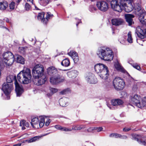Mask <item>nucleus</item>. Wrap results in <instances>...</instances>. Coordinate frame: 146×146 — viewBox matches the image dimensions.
<instances>
[{
    "label": "nucleus",
    "instance_id": "nucleus-29",
    "mask_svg": "<svg viewBox=\"0 0 146 146\" xmlns=\"http://www.w3.org/2000/svg\"><path fill=\"white\" fill-rule=\"evenodd\" d=\"M8 7V4L6 1L0 2V10H4Z\"/></svg>",
    "mask_w": 146,
    "mask_h": 146
},
{
    "label": "nucleus",
    "instance_id": "nucleus-14",
    "mask_svg": "<svg viewBox=\"0 0 146 146\" xmlns=\"http://www.w3.org/2000/svg\"><path fill=\"white\" fill-rule=\"evenodd\" d=\"M111 105L107 104V106L110 109L113 110L114 108L112 106H116L118 105H122L123 104V102L119 99H112L111 100Z\"/></svg>",
    "mask_w": 146,
    "mask_h": 146
},
{
    "label": "nucleus",
    "instance_id": "nucleus-15",
    "mask_svg": "<svg viewBox=\"0 0 146 146\" xmlns=\"http://www.w3.org/2000/svg\"><path fill=\"white\" fill-rule=\"evenodd\" d=\"M15 91L17 96L19 97L24 92V90L22 86H20L16 80H15Z\"/></svg>",
    "mask_w": 146,
    "mask_h": 146
},
{
    "label": "nucleus",
    "instance_id": "nucleus-59",
    "mask_svg": "<svg viewBox=\"0 0 146 146\" xmlns=\"http://www.w3.org/2000/svg\"><path fill=\"white\" fill-rule=\"evenodd\" d=\"M48 13H49L50 15H48L49 18H48V19H49L50 17H52L53 16V15H51L50 13L48 12Z\"/></svg>",
    "mask_w": 146,
    "mask_h": 146
},
{
    "label": "nucleus",
    "instance_id": "nucleus-64",
    "mask_svg": "<svg viewBox=\"0 0 146 146\" xmlns=\"http://www.w3.org/2000/svg\"><path fill=\"white\" fill-rule=\"evenodd\" d=\"M36 90H34V93H36Z\"/></svg>",
    "mask_w": 146,
    "mask_h": 146
},
{
    "label": "nucleus",
    "instance_id": "nucleus-50",
    "mask_svg": "<svg viewBox=\"0 0 146 146\" xmlns=\"http://www.w3.org/2000/svg\"><path fill=\"white\" fill-rule=\"evenodd\" d=\"M132 66L134 68L137 69L138 70H139L141 69L140 66L136 64H133Z\"/></svg>",
    "mask_w": 146,
    "mask_h": 146
},
{
    "label": "nucleus",
    "instance_id": "nucleus-58",
    "mask_svg": "<svg viewBox=\"0 0 146 146\" xmlns=\"http://www.w3.org/2000/svg\"><path fill=\"white\" fill-rule=\"evenodd\" d=\"M120 138H121L124 139H126L127 138V137L126 136L124 135V136H122L121 135V137Z\"/></svg>",
    "mask_w": 146,
    "mask_h": 146
},
{
    "label": "nucleus",
    "instance_id": "nucleus-61",
    "mask_svg": "<svg viewBox=\"0 0 146 146\" xmlns=\"http://www.w3.org/2000/svg\"><path fill=\"white\" fill-rule=\"evenodd\" d=\"M144 36H145L146 38V29H145L144 31Z\"/></svg>",
    "mask_w": 146,
    "mask_h": 146
},
{
    "label": "nucleus",
    "instance_id": "nucleus-41",
    "mask_svg": "<svg viewBox=\"0 0 146 146\" xmlns=\"http://www.w3.org/2000/svg\"><path fill=\"white\" fill-rule=\"evenodd\" d=\"M15 3L14 2H12L9 5V6L10 9H14L15 7Z\"/></svg>",
    "mask_w": 146,
    "mask_h": 146
},
{
    "label": "nucleus",
    "instance_id": "nucleus-39",
    "mask_svg": "<svg viewBox=\"0 0 146 146\" xmlns=\"http://www.w3.org/2000/svg\"><path fill=\"white\" fill-rule=\"evenodd\" d=\"M127 40L130 43H131L133 42V39L132 38L131 33L129 32L128 34V38Z\"/></svg>",
    "mask_w": 146,
    "mask_h": 146
},
{
    "label": "nucleus",
    "instance_id": "nucleus-9",
    "mask_svg": "<svg viewBox=\"0 0 146 146\" xmlns=\"http://www.w3.org/2000/svg\"><path fill=\"white\" fill-rule=\"evenodd\" d=\"M113 84L114 88L118 90H122L125 85L123 80L119 77L115 78L113 80Z\"/></svg>",
    "mask_w": 146,
    "mask_h": 146
},
{
    "label": "nucleus",
    "instance_id": "nucleus-45",
    "mask_svg": "<svg viewBox=\"0 0 146 146\" xmlns=\"http://www.w3.org/2000/svg\"><path fill=\"white\" fill-rule=\"evenodd\" d=\"M7 82V83H12L13 81L12 78H11L10 76H8L6 78Z\"/></svg>",
    "mask_w": 146,
    "mask_h": 146
},
{
    "label": "nucleus",
    "instance_id": "nucleus-8",
    "mask_svg": "<svg viewBox=\"0 0 146 146\" xmlns=\"http://www.w3.org/2000/svg\"><path fill=\"white\" fill-rule=\"evenodd\" d=\"M44 68L42 65L37 64L36 65L32 70V74L34 78H36L38 76L44 75L43 74Z\"/></svg>",
    "mask_w": 146,
    "mask_h": 146
},
{
    "label": "nucleus",
    "instance_id": "nucleus-38",
    "mask_svg": "<svg viewBox=\"0 0 146 146\" xmlns=\"http://www.w3.org/2000/svg\"><path fill=\"white\" fill-rule=\"evenodd\" d=\"M27 49V47H19V51L21 53L23 54H24L25 52Z\"/></svg>",
    "mask_w": 146,
    "mask_h": 146
},
{
    "label": "nucleus",
    "instance_id": "nucleus-51",
    "mask_svg": "<svg viewBox=\"0 0 146 146\" xmlns=\"http://www.w3.org/2000/svg\"><path fill=\"white\" fill-rule=\"evenodd\" d=\"M96 129V127H90L87 129V131L88 132H91Z\"/></svg>",
    "mask_w": 146,
    "mask_h": 146
},
{
    "label": "nucleus",
    "instance_id": "nucleus-7",
    "mask_svg": "<svg viewBox=\"0 0 146 146\" xmlns=\"http://www.w3.org/2000/svg\"><path fill=\"white\" fill-rule=\"evenodd\" d=\"M4 64L7 66H10L13 64L14 61L13 55L10 52H8L3 54Z\"/></svg>",
    "mask_w": 146,
    "mask_h": 146
},
{
    "label": "nucleus",
    "instance_id": "nucleus-52",
    "mask_svg": "<svg viewBox=\"0 0 146 146\" xmlns=\"http://www.w3.org/2000/svg\"><path fill=\"white\" fill-rule=\"evenodd\" d=\"M28 135H29L28 134L25 133L21 135L20 137L21 139H23L27 137H28Z\"/></svg>",
    "mask_w": 146,
    "mask_h": 146
},
{
    "label": "nucleus",
    "instance_id": "nucleus-49",
    "mask_svg": "<svg viewBox=\"0 0 146 146\" xmlns=\"http://www.w3.org/2000/svg\"><path fill=\"white\" fill-rule=\"evenodd\" d=\"M138 90V87L136 84L134 85L132 88V90L134 92H135L137 91Z\"/></svg>",
    "mask_w": 146,
    "mask_h": 146
},
{
    "label": "nucleus",
    "instance_id": "nucleus-42",
    "mask_svg": "<svg viewBox=\"0 0 146 146\" xmlns=\"http://www.w3.org/2000/svg\"><path fill=\"white\" fill-rule=\"evenodd\" d=\"M45 117L44 120L46 119V121L45 125L46 126H48L50 124L51 121L50 119L48 118H47V117L43 115Z\"/></svg>",
    "mask_w": 146,
    "mask_h": 146
},
{
    "label": "nucleus",
    "instance_id": "nucleus-55",
    "mask_svg": "<svg viewBox=\"0 0 146 146\" xmlns=\"http://www.w3.org/2000/svg\"><path fill=\"white\" fill-rule=\"evenodd\" d=\"M130 130V129L128 128H123V130L125 131H129Z\"/></svg>",
    "mask_w": 146,
    "mask_h": 146
},
{
    "label": "nucleus",
    "instance_id": "nucleus-33",
    "mask_svg": "<svg viewBox=\"0 0 146 146\" xmlns=\"http://www.w3.org/2000/svg\"><path fill=\"white\" fill-rule=\"evenodd\" d=\"M49 89L50 93H48L46 94L47 96L48 97H50L52 96L54 94L56 93L58 91V90L57 89L54 88L50 87Z\"/></svg>",
    "mask_w": 146,
    "mask_h": 146
},
{
    "label": "nucleus",
    "instance_id": "nucleus-26",
    "mask_svg": "<svg viewBox=\"0 0 146 146\" xmlns=\"http://www.w3.org/2000/svg\"><path fill=\"white\" fill-rule=\"evenodd\" d=\"M78 74V72L76 70H74L68 72L67 75L70 78H75Z\"/></svg>",
    "mask_w": 146,
    "mask_h": 146
},
{
    "label": "nucleus",
    "instance_id": "nucleus-16",
    "mask_svg": "<svg viewBox=\"0 0 146 146\" xmlns=\"http://www.w3.org/2000/svg\"><path fill=\"white\" fill-rule=\"evenodd\" d=\"M35 78L36 79V81L37 82V83H36V84L38 86L42 85L44 84L47 80L45 75L38 76Z\"/></svg>",
    "mask_w": 146,
    "mask_h": 146
},
{
    "label": "nucleus",
    "instance_id": "nucleus-31",
    "mask_svg": "<svg viewBox=\"0 0 146 146\" xmlns=\"http://www.w3.org/2000/svg\"><path fill=\"white\" fill-rule=\"evenodd\" d=\"M114 66L115 68L117 70L121 72H124V69L121 66L120 64L118 61L116 62L114 64Z\"/></svg>",
    "mask_w": 146,
    "mask_h": 146
},
{
    "label": "nucleus",
    "instance_id": "nucleus-22",
    "mask_svg": "<svg viewBox=\"0 0 146 146\" xmlns=\"http://www.w3.org/2000/svg\"><path fill=\"white\" fill-rule=\"evenodd\" d=\"M134 17V16L132 14H126L125 15V18L126 21L129 25H131L133 23L132 18Z\"/></svg>",
    "mask_w": 146,
    "mask_h": 146
},
{
    "label": "nucleus",
    "instance_id": "nucleus-24",
    "mask_svg": "<svg viewBox=\"0 0 146 146\" xmlns=\"http://www.w3.org/2000/svg\"><path fill=\"white\" fill-rule=\"evenodd\" d=\"M146 107V97L141 98L139 103L137 104V107L139 108Z\"/></svg>",
    "mask_w": 146,
    "mask_h": 146
},
{
    "label": "nucleus",
    "instance_id": "nucleus-21",
    "mask_svg": "<svg viewBox=\"0 0 146 146\" xmlns=\"http://www.w3.org/2000/svg\"><path fill=\"white\" fill-rule=\"evenodd\" d=\"M47 73L48 74L51 76L57 74V71L56 68L53 66L49 67L47 69Z\"/></svg>",
    "mask_w": 146,
    "mask_h": 146
},
{
    "label": "nucleus",
    "instance_id": "nucleus-4",
    "mask_svg": "<svg viewBox=\"0 0 146 146\" xmlns=\"http://www.w3.org/2000/svg\"><path fill=\"white\" fill-rule=\"evenodd\" d=\"M134 9L135 14L139 16L140 22L143 25H146V12L141 7L140 4H135Z\"/></svg>",
    "mask_w": 146,
    "mask_h": 146
},
{
    "label": "nucleus",
    "instance_id": "nucleus-6",
    "mask_svg": "<svg viewBox=\"0 0 146 146\" xmlns=\"http://www.w3.org/2000/svg\"><path fill=\"white\" fill-rule=\"evenodd\" d=\"M45 117L40 116L38 117H35L31 120V124L33 128L38 129L42 127L44 125Z\"/></svg>",
    "mask_w": 146,
    "mask_h": 146
},
{
    "label": "nucleus",
    "instance_id": "nucleus-37",
    "mask_svg": "<svg viewBox=\"0 0 146 146\" xmlns=\"http://www.w3.org/2000/svg\"><path fill=\"white\" fill-rule=\"evenodd\" d=\"M109 137L113 138H119L121 137V135L116 133H112L110 135Z\"/></svg>",
    "mask_w": 146,
    "mask_h": 146
},
{
    "label": "nucleus",
    "instance_id": "nucleus-54",
    "mask_svg": "<svg viewBox=\"0 0 146 146\" xmlns=\"http://www.w3.org/2000/svg\"><path fill=\"white\" fill-rule=\"evenodd\" d=\"M62 127L61 126H60V125H56L55 126V127L56 129H59L60 130H61V129Z\"/></svg>",
    "mask_w": 146,
    "mask_h": 146
},
{
    "label": "nucleus",
    "instance_id": "nucleus-47",
    "mask_svg": "<svg viewBox=\"0 0 146 146\" xmlns=\"http://www.w3.org/2000/svg\"><path fill=\"white\" fill-rule=\"evenodd\" d=\"M96 8L93 5H91L89 7V10L91 12L96 11Z\"/></svg>",
    "mask_w": 146,
    "mask_h": 146
},
{
    "label": "nucleus",
    "instance_id": "nucleus-19",
    "mask_svg": "<svg viewBox=\"0 0 146 146\" xmlns=\"http://www.w3.org/2000/svg\"><path fill=\"white\" fill-rule=\"evenodd\" d=\"M142 28L139 26L137 27L136 29L135 33L137 36L143 39L144 38V33Z\"/></svg>",
    "mask_w": 146,
    "mask_h": 146
},
{
    "label": "nucleus",
    "instance_id": "nucleus-57",
    "mask_svg": "<svg viewBox=\"0 0 146 146\" xmlns=\"http://www.w3.org/2000/svg\"><path fill=\"white\" fill-rule=\"evenodd\" d=\"M21 143H19L14 145L13 146H21Z\"/></svg>",
    "mask_w": 146,
    "mask_h": 146
},
{
    "label": "nucleus",
    "instance_id": "nucleus-18",
    "mask_svg": "<svg viewBox=\"0 0 146 146\" xmlns=\"http://www.w3.org/2000/svg\"><path fill=\"white\" fill-rule=\"evenodd\" d=\"M61 81L60 76L58 74L52 76L50 78V82L52 84H56Z\"/></svg>",
    "mask_w": 146,
    "mask_h": 146
},
{
    "label": "nucleus",
    "instance_id": "nucleus-27",
    "mask_svg": "<svg viewBox=\"0 0 146 146\" xmlns=\"http://www.w3.org/2000/svg\"><path fill=\"white\" fill-rule=\"evenodd\" d=\"M20 126L21 127L22 129L24 130L25 129V126L28 127L29 126V123L25 120H23L20 122Z\"/></svg>",
    "mask_w": 146,
    "mask_h": 146
},
{
    "label": "nucleus",
    "instance_id": "nucleus-17",
    "mask_svg": "<svg viewBox=\"0 0 146 146\" xmlns=\"http://www.w3.org/2000/svg\"><path fill=\"white\" fill-rule=\"evenodd\" d=\"M44 13L42 12L38 13L37 18L38 20H41V21L43 23L46 24L48 22V18H49L48 15H50L49 13H47L46 18H44Z\"/></svg>",
    "mask_w": 146,
    "mask_h": 146
},
{
    "label": "nucleus",
    "instance_id": "nucleus-62",
    "mask_svg": "<svg viewBox=\"0 0 146 146\" xmlns=\"http://www.w3.org/2000/svg\"><path fill=\"white\" fill-rule=\"evenodd\" d=\"M34 5L35 7V9H36V10H38L39 9L37 7H36L35 5Z\"/></svg>",
    "mask_w": 146,
    "mask_h": 146
},
{
    "label": "nucleus",
    "instance_id": "nucleus-60",
    "mask_svg": "<svg viewBox=\"0 0 146 146\" xmlns=\"http://www.w3.org/2000/svg\"><path fill=\"white\" fill-rule=\"evenodd\" d=\"M28 2H30L32 3V4H33V0H27Z\"/></svg>",
    "mask_w": 146,
    "mask_h": 146
},
{
    "label": "nucleus",
    "instance_id": "nucleus-34",
    "mask_svg": "<svg viewBox=\"0 0 146 146\" xmlns=\"http://www.w3.org/2000/svg\"><path fill=\"white\" fill-rule=\"evenodd\" d=\"M17 61L18 63L24 64L25 63V60L21 56L17 55Z\"/></svg>",
    "mask_w": 146,
    "mask_h": 146
},
{
    "label": "nucleus",
    "instance_id": "nucleus-2",
    "mask_svg": "<svg viewBox=\"0 0 146 146\" xmlns=\"http://www.w3.org/2000/svg\"><path fill=\"white\" fill-rule=\"evenodd\" d=\"M31 77L30 70L28 68H24L18 74L17 78L21 83L27 84L30 82Z\"/></svg>",
    "mask_w": 146,
    "mask_h": 146
},
{
    "label": "nucleus",
    "instance_id": "nucleus-25",
    "mask_svg": "<svg viewBox=\"0 0 146 146\" xmlns=\"http://www.w3.org/2000/svg\"><path fill=\"white\" fill-rule=\"evenodd\" d=\"M132 2H129L128 4L123 7V9H125V11L127 12H129L131 11L133 9V6L132 3Z\"/></svg>",
    "mask_w": 146,
    "mask_h": 146
},
{
    "label": "nucleus",
    "instance_id": "nucleus-46",
    "mask_svg": "<svg viewBox=\"0 0 146 146\" xmlns=\"http://www.w3.org/2000/svg\"><path fill=\"white\" fill-rule=\"evenodd\" d=\"M70 92V90L69 89H67L64 90L60 92L61 94H66Z\"/></svg>",
    "mask_w": 146,
    "mask_h": 146
},
{
    "label": "nucleus",
    "instance_id": "nucleus-10",
    "mask_svg": "<svg viewBox=\"0 0 146 146\" xmlns=\"http://www.w3.org/2000/svg\"><path fill=\"white\" fill-rule=\"evenodd\" d=\"M96 6L98 9L103 12L107 11L109 9L108 3L103 0L97 2Z\"/></svg>",
    "mask_w": 146,
    "mask_h": 146
},
{
    "label": "nucleus",
    "instance_id": "nucleus-20",
    "mask_svg": "<svg viewBox=\"0 0 146 146\" xmlns=\"http://www.w3.org/2000/svg\"><path fill=\"white\" fill-rule=\"evenodd\" d=\"M68 54L72 58L75 63H77L78 62L79 58L77 53L76 52L73 50L71 51Z\"/></svg>",
    "mask_w": 146,
    "mask_h": 146
},
{
    "label": "nucleus",
    "instance_id": "nucleus-1",
    "mask_svg": "<svg viewBox=\"0 0 146 146\" xmlns=\"http://www.w3.org/2000/svg\"><path fill=\"white\" fill-rule=\"evenodd\" d=\"M98 56L101 59L106 61H111L113 58V52L110 48L106 46L99 48L96 52Z\"/></svg>",
    "mask_w": 146,
    "mask_h": 146
},
{
    "label": "nucleus",
    "instance_id": "nucleus-12",
    "mask_svg": "<svg viewBox=\"0 0 146 146\" xmlns=\"http://www.w3.org/2000/svg\"><path fill=\"white\" fill-rule=\"evenodd\" d=\"M85 80L90 84H94L97 82V79L94 74L91 73H88L86 74Z\"/></svg>",
    "mask_w": 146,
    "mask_h": 146
},
{
    "label": "nucleus",
    "instance_id": "nucleus-23",
    "mask_svg": "<svg viewBox=\"0 0 146 146\" xmlns=\"http://www.w3.org/2000/svg\"><path fill=\"white\" fill-rule=\"evenodd\" d=\"M123 20L120 18L114 19L112 20L111 22L113 25L115 26H119L122 24Z\"/></svg>",
    "mask_w": 146,
    "mask_h": 146
},
{
    "label": "nucleus",
    "instance_id": "nucleus-36",
    "mask_svg": "<svg viewBox=\"0 0 146 146\" xmlns=\"http://www.w3.org/2000/svg\"><path fill=\"white\" fill-rule=\"evenodd\" d=\"M136 135V137L134 138V139L138 141L139 143L141 144L145 145H146V140H142L141 141H139V139H138V137L139 136V135H135V136Z\"/></svg>",
    "mask_w": 146,
    "mask_h": 146
},
{
    "label": "nucleus",
    "instance_id": "nucleus-28",
    "mask_svg": "<svg viewBox=\"0 0 146 146\" xmlns=\"http://www.w3.org/2000/svg\"><path fill=\"white\" fill-rule=\"evenodd\" d=\"M68 99L66 98H63L60 99L59 100V104L62 107H65L68 102Z\"/></svg>",
    "mask_w": 146,
    "mask_h": 146
},
{
    "label": "nucleus",
    "instance_id": "nucleus-35",
    "mask_svg": "<svg viewBox=\"0 0 146 146\" xmlns=\"http://www.w3.org/2000/svg\"><path fill=\"white\" fill-rule=\"evenodd\" d=\"M50 0H39V2L42 5L45 6L47 5L49 3Z\"/></svg>",
    "mask_w": 146,
    "mask_h": 146
},
{
    "label": "nucleus",
    "instance_id": "nucleus-30",
    "mask_svg": "<svg viewBox=\"0 0 146 146\" xmlns=\"http://www.w3.org/2000/svg\"><path fill=\"white\" fill-rule=\"evenodd\" d=\"M61 64L62 66L65 67H68L70 64V60L68 58H65L63 60Z\"/></svg>",
    "mask_w": 146,
    "mask_h": 146
},
{
    "label": "nucleus",
    "instance_id": "nucleus-48",
    "mask_svg": "<svg viewBox=\"0 0 146 146\" xmlns=\"http://www.w3.org/2000/svg\"><path fill=\"white\" fill-rule=\"evenodd\" d=\"M121 95L122 96V97L124 98H126L128 96V94L125 92H122L121 93Z\"/></svg>",
    "mask_w": 146,
    "mask_h": 146
},
{
    "label": "nucleus",
    "instance_id": "nucleus-5",
    "mask_svg": "<svg viewBox=\"0 0 146 146\" xmlns=\"http://www.w3.org/2000/svg\"><path fill=\"white\" fill-rule=\"evenodd\" d=\"M110 5L114 11L120 12L123 9V7L126 6V3L122 0H112Z\"/></svg>",
    "mask_w": 146,
    "mask_h": 146
},
{
    "label": "nucleus",
    "instance_id": "nucleus-53",
    "mask_svg": "<svg viewBox=\"0 0 146 146\" xmlns=\"http://www.w3.org/2000/svg\"><path fill=\"white\" fill-rule=\"evenodd\" d=\"M103 128L102 127H96V129L98 132H100L103 130Z\"/></svg>",
    "mask_w": 146,
    "mask_h": 146
},
{
    "label": "nucleus",
    "instance_id": "nucleus-56",
    "mask_svg": "<svg viewBox=\"0 0 146 146\" xmlns=\"http://www.w3.org/2000/svg\"><path fill=\"white\" fill-rule=\"evenodd\" d=\"M4 20L5 21L7 22L11 23V22H9V19L7 18H5L4 19Z\"/></svg>",
    "mask_w": 146,
    "mask_h": 146
},
{
    "label": "nucleus",
    "instance_id": "nucleus-13",
    "mask_svg": "<svg viewBox=\"0 0 146 146\" xmlns=\"http://www.w3.org/2000/svg\"><path fill=\"white\" fill-rule=\"evenodd\" d=\"M141 97L137 94L133 95L130 97V102L137 107V104L139 103Z\"/></svg>",
    "mask_w": 146,
    "mask_h": 146
},
{
    "label": "nucleus",
    "instance_id": "nucleus-11",
    "mask_svg": "<svg viewBox=\"0 0 146 146\" xmlns=\"http://www.w3.org/2000/svg\"><path fill=\"white\" fill-rule=\"evenodd\" d=\"M13 89L12 83H4L2 85V90L7 96L9 95Z\"/></svg>",
    "mask_w": 146,
    "mask_h": 146
},
{
    "label": "nucleus",
    "instance_id": "nucleus-44",
    "mask_svg": "<svg viewBox=\"0 0 146 146\" xmlns=\"http://www.w3.org/2000/svg\"><path fill=\"white\" fill-rule=\"evenodd\" d=\"M61 130L65 131H71L72 130V129H71L68 128L66 127H62Z\"/></svg>",
    "mask_w": 146,
    "mask_h": 146
},
{
    "label": "nucleus",
    "instance_id": "nucleus-32",
    "mask_svg": "<svg viewBox=\"0 0 146 146\" xmlns=\"http://www.w3.org/2000/svg\"><path fill=\"white\" fill-rule=\"evenodd\" d=\"M40 137L39 136H35L32 138L29 139L27 140L24 141V142H27L28 143H31L35 142L38 141Z\"/></svg>",
    "mask_w": 146,
    "mask_h": 146
},
{
    "label": "nucleus",
    "instance_id": "nucleus-43",
    "mask_svg": "<svg viewBox=\"0 0 146 146\" xmlns=\"http://www.w3.org/2000/svg\"><path fill=\"white\" fill-rule=\"evenodd\" d=\"M31 9V6L28 3H26L25 6V10L27 11L30 10Z\"/></svg>",
    "mask_w": 146,
    "mask_h": 146
},
{
    "label": "nucleus",
    "instance_id": "nucleus-63",
    "mask_svg": "<svg viewBox=\"0 0 146 146\" xmlns=\"http://www.w3.org/2000/svg\"><path fill=\"white\" fill-rule=\"evenodd\" d=\"M81 22V21H80V20H79V22H78V23H77V24H76V25L77 26H78V24L79 23H80Z\"/></svg>",
    "mask_w": 146,
    "mask_h": 146
},
{
    "label": "nucleus",
    "instance_id": "nucleus-40",
    "mask_svg": "<svg viewBox=\"0 0 146 146\" xmlns=\"http://www.w3.org/2000/svg\"><path fill=\"white\" fill-rule=\"evenodd\" d=\"M85 128V127L83 126L80 125H77L73 127L72 128V129L74 130H80L82 128Z\"/></svg>",
    "mask_w": 146,
    "mask_h": 146
},
{
    "label": "nucleus",
    "instance_id": "nucleus-3",
    "mask_svg": "<svg viewBox=\"0 0 146 146\" xmlns=\"http://www.w3.org/2000/svg\"><path fill=\"white\" fill-rule=\"evenodd\" d=\"M96 72L103 80H107L109 76V72L107 67L101 63L97 64L94 66Z\"/></svg>",
    "mask_w": 146,
    "mask_h": 146
}]
</instances>
